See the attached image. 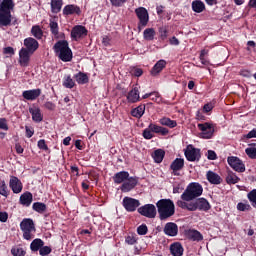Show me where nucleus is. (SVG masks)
<instances>
[{"mask_svg": "<svg viewBox=\"0 0 256 256\" xmlns=\"http://www.w3.org/2000/svg\"><path fill=\"white\" fill-rule=\"evenodd\" d=\"M22 97L26 99V101H35L37 98L41 97V88L25 90L22 92Z\"/></svg>", "mask_w": 256, "mask_h": 256, "instance_id": "nucleus-18", "label": "nucleus"}, {"mask_svg": "<svg viewBox=\"0 0 256 256\" xmlns=\"http://www.w3.org/2000/svg\"><path fill=\"white\" fill-rule=\"evenodd\" d=\"M115 185H122L125 183V181H127V179H129V173L127 171H120L117 172L116 174H114V176L112 177Z\"/></svg>", "mask_w": 256, "mask_h": 256, "instance_id": "nucleus-24", "label": "nucleus"}, {"mask_svg": "<svg viewBox=\"0 0 256 256\" xmlns=\"http://www.w3.org/2000/svg\"><path fill=\"white\" fill-rule=\"evenodd\" d=\"M9 187L13 193H21L23 191V183L17 178V176H11L9 181Z\"/></svg>", "mask_w": 256, "mask_h": 256, "instance_id": "nucleus-17", "label": "nucleus"}, {"mask_svg": "<svg viewBox=\"0 0 256 256\" xmlns=\"http://www.w3.org/2000/svg\"><path fill=\"white\" fill-rule=\"evenodd\" d=\"M11 253L14 256H25L26 252L23 250V248H12Z\"/></svg>", "mask_w": 256, "mask_h": 256, "instance_id": "nucleus-51", "label": "nucleus"}, {"mask_svg": "<svg viewBox=\"0 0 256 256\" xmlns=\"http://www.w3.org/2000/svg\"><path fill=\"white\" fill-rule=\"evenodd\" d=\"M165 67H167V61H165L164 59L157 61L151 69V75L153 77H157V75H159V73H161V71H163Z\"/></svg>", "mask_w": 256, "mask_h": 256, "instance_id": "nucleus-25", "label": "nucleus"}, {"mask_svg": "<svg viewBox=\"0 0 256 256\" xmlns=\"http://www.w3.org/2000/svg\"><path fill=\"white\" fill-rule=\"evenodd\" d=\"M160 125H164L165 127H169L170 129H175L177 126V121L171 120V118L163 117L159 120Z\"/></svg>", "mask_w": 256, "mask_h": 256, "instance_id": "nucleus-39", "label": "nucleus"}, {"mask_svg": "<svg viewBox=\"0 0 256 256\" xmlns=\"http://www.w3.org/2000/svg\"><path fill=\"white\" fill-rule=\"evenodd\" d=\"M63 15H81V8L74 4H68L63 8Z\"/></svg>", "mask_w": 256, "mask_h": 256, "instance_id": "nucleus-22", "label": "nucleus"}, {"mask_svg": "<svg viewBox=\"0 0 256 256\" xmlns=\"http://www.w3.org/2000/svg\"><path fill=\"white\" fill-rule=\"evenodd\" d=\"M142 137L147 140L153 139V137H155V135H153V130H151L150 126L143 130Z\"/></svg>", "mask_w": 256, "mask_h": 256, "instance_id": "nucleus-47", "label": "nucleus"}, {"mask_svg": "<svg viewBox=\"0 0 256 256\" xmlns=\"http://www.w3.org/2000/svg\"><path fill=\"white\" fill-rule=\"evenodd\" d=\"M122 205L128 213H134L140 207L141 202L135 198L126 196L123 198Z\"/></svg>", "mask_w": 256, "mask_h": 256, "instance_id": "nucleus-10", "label": "nucleus"}, {"mask_svg": "<svg viewBox=\"0 0 256 256\" xmlns=\"http://www.w3.org/2000/svg\"><path fill=\"white\" fill-rule=\"evenodd\" d=\"M204 9H205V3H203V1L194 0L192 2V11H194V13H203Z\"/></svg>", "mask_w": 256, "mask_h": 256, "instance_id": "nucleus-36", "label": "nucleus"}, {"mask_svg": "<svg viewBox=\"0 0 256 256\" xmlns=\"http://www.w3.org/2000/svg\"><path fill=\"white\" fill-rule=\"evenodd\" d=\"M187 239L190 241H203V234L195 229H189L185 232Z\"/></svg>", "mask_w": 256, "mask_h": 256, "instance_id": "nucleus-26", "label": "nucleus"}, {"mask_svg": "<svg viewBox=\"0 0 256 256\" xmlns=\"http://www.w3.org/2000/svg\"><path fill=\"white\" fill-rule=\"evenodd\" d=\"M149 126H150L152 133H156V134L163 135V136L169 135V129H167L163 126H159L154 123H150Z\"/></svg>", "mask_w": 256, "mask_h": 256, "instance_id": "nucleus-29", "label": "nucleus"}, {"mask_svg": "<svg viewBox=\"0 0 256 256\" xmlns=\"http://www.w3.org/2000/svg\"><path fill=\"white\" fill-rule=\"evenodd\" d=\"M38 148L42 151H49V146H47V143L45 142V139H41L38 141Z\"/></svg>", "mask_w": 256, "mask_h": 256, "instance_id": "nucleus-54", "label": "nucleus"}, {"mask_svg": "<svg viewBox=\"0 0 256 256\" xmlns=\"http://www.w3.org/2000/svg\"><path fill=\"white\" fill-rule=\"evenodd\" d=\"M152 159H154L155 163H163V159H165V152L163 149H157L152 153Z\"/></svg>", "mask_w": 256, "mask_h": 256, "instance_id": "nucleus-33", "label": "nucleus"}, {"mask_svg": "<svg viewBox=\"0 0 256 256\" xmlns=\"http://www.w3.org/2000/svg\"><path fill=\"white\" fill-rule=\"evenodd\" d=\"M102 44L104 45V47H111V37L104 35L102 37Z\"/></svg>", "mask_w": 256, "mask_h": 256, "instance_id": "nucleus-57", "label": "nucleus"}, {"mask_svg": "<svg viewBox=\"0 0 256 256\" xmlns=\"http://www.w3.org/2000/svg\"><path fill=\"white\" fill-rule=\"evenodd\" d=\"M62 85L66 89H73V87H75V81L73 80V78H71V75H66L63 78Z\"/></svg>", "mask_w": 256, "mask_h": 256, "instance_id": "nucleus-42", "label": "nucleus"}, {"mask_svg": "<svg viewBox=\"0 0 256 256\" xmlns=\"http://www.w3.org/2000/svg\"><path fill=\"white\" fill-rule=\"evenodd\" d=\"M203 195V186L199 182H191L188 184L184 192L181 194L182 201H193L197 197Z\"/></svg>", "mask_w": 256, "mask_h": 256, "instance_id": "nucleus-4", "label": "nucleus"}, {"mask_svg": "<svg viewBox=\"0 0 256 256\" xmlns=\"http://www.w3.org/2000/svg\"><path fill=\"white\" fill-rule=\"evenodd\" d=\"M246 155H248L249 159H256V148L248 147L245 149Z\"/></svg>", "mask_w": 256, "mask_h": 256, "instance_id": "nucleus-48", "label": "nucleus"}, {"mask_svg": "<svg viewBox=\"0 0 256 256\" xmlns=\"http://www.w3.org/2000/svg\"><path fill=\"white\" fill-rule=\"evenodd\" d=\"M160 221H167L175 215V202L171 199H160L156 203Z\"/></svg>", "mask_w": 256, "mask_h": 256, "instance_id": "nucleus-1", "label": "nucleus"}, {"mask_svg": "<svg viewBox=\"0 0 256 256\" xmlns=\"http://www.w3.org/2000/svg\"><path fill=\"white\" fill-rule=\"evenodd\" d=\"M15 9L13 0H2L0 3V27H9L12 21L11 11Z\"/></svg>", "mask_w": 256, "mask_h": 256, "instance_id": "nucleus-2", "label": "nucleus"}, {"mask_svg": "<svg viewBox=\"0 0 256 256\" xmlns=\"http://www.w3.org/2000/svg\"><path fill=\"white\" fill-rule=\"evenodd\" d=\"M4 55H15V49L13 47L8 46L3 49Z\"/></svg>", "mask_w": 256, "mask_h": 256, "instance_id": "nucleus-61", "label": "nucleus"}, {"mask_svg": "<svg viewBox=\"0 0 256 256\" xmlns=\"http://www.w3.org/2000/svg\"><path fill=\"white\" fill-rule=\"evenodd\" d=\"M207 158L209 159V161H215V159H217V153H215V151L213 150H208Z\"/></svg>", "mask_w": 256, "mask_h": 256, "instance_id": "nucleus-62", "label": "nucleus"}, {"mask_svg": "<svg viewBox=\"0 0 256 256\" xmlns=\"http://www.w3.org/2000/svg\"><path fill=\"white\" fill-rule=\"evenodd\" d=\"M137 211L142 217H147V219H155L157 217V208L153 204H145L139 207Z\"/></svg>", "mask_w": 256, "mask_h": 256, "instance_id": "nucleus-8", "label": "nucleus"}, {"mask_svg": "<svg viewBox=\"0 0 256 256\" xmlns=\"http://www.w3.org/2000/svg\"><path fill=\"white\" fill-rule=\"evenodd\" d=\"M0 195L2 197H9V187H7L5 180H0Z\"/></svg>", "mask_w": 256, "mask_h": 256, "instance_id": "nucleus-45", "label": "nucleus"}, {"mask_svg": "<svg viewBox=\"0 0 256 256\" xmlns=\"http://www.w3.org/2000/svg\"><path fill=\"white\" fill-rule=\"evenodd\" d=\"M168 33H169V30H167V28L165 27L159 28L160 39L162 41H165V39H167Z\"/></svg>", "mask_w": 256, "mask_h": 256, "instance_id": "nucleus-53", "label": "nucleus"}, {"mask_svg": "<svg viewBox=\"0 0 256 256\" xmlns=\"http://www.w3.org/2000/svg\"><path fill=\"white\" fill-rule=\"evenodd\" d=\"M206 179L211 183V185H221L223 183V178L219 174L209 170L206 173Z\"/></svg>", "mask_w": 256, "mask_h": 256, "instance_id": "nucleus-23", "label": "nucleus"}, {"mask_svg": "<svg viewBox=\"0 0 256 256\" xmlns=\"http://www.w3.org/2000/svg\"><path fill=\"white\" fill-rule=\"evenodd\" d=\"M183 245L180 242H174L170 245V253L173 256H183Z\"/></svg>", "mask_w": 256, "mask_h": 256, "instance_id": "nucleus-28", "label": "nucleus"}, {"mask_svg": "<svg viewBox=\"0 0 256 256\" xmlns=\"http://www.w3.org/2000/svg\"><path fill=\"white\" fill-rule=\"evenodd\" d=\"M137 185H139V177L128 176V179L121 185L120 189L122 193H129V191H133Z\"/></svg>", "mask_w": 256, "mask_h": 256, "instance_id": "nucleus-12", "label": "nucleus"}, {"mask_svg": "<svg viewBox=\"0 0 256 256\" xmlns=\"http://www.w3.org/2000/svg\"><path fill=\"white\" fill-rule=\"evenodd\" d=\"M31 34L33 35V37H35V39H43V30L39 25L32 26Z\"/></svg>", "mask_w": 256, "mask_h": 256, "instance_id": "nucleus-41", "label": "nucleus"}, {"mask_svg": "<svg viewBox=\"0 0 256 256\" xmlns=\"http://www.w3.org/2000/svg\"><path fill=\"white\" fill-rule=\"evenodd\" d=\"M0 129H3V131H9V126L7 125V119L0 118Z\"/></svg>", "mask_w": 256, "mask_h": 256, "instance_id": "nucleus-58", "label": "nucleus"}, {"mask_svg": "<svg viewBox=\"0 0 256 256\" xmlns=\"http://www.w3.org/2000/svg\"><path fill=\"white\" fill-rule=\"evenodd\" d=\"M215 106L213 105V103H207L203 106V112L204 113H210V111H213V108Z\"/></svg>", "mask_w": 256, "mask_h": 256, "instance_id": "nucleus-60", "label": "nucleus"}, {"mask_svg": "<svg viewBox=\"0 0 256 256\" xmlns=\"http://www.w3.org/2000/svg\"><path fill=\"white\" fill-rule=\"evenodd\" d=\"M137 241H139V238L137 237V234H135V233L128 234L125 237V243L127 245H135V244H137Z\"/></svg>", "mask_w": 256, "mask_h": 256, "instance_id": "nucleus-44", "label": "nucleus"}, {"mask_svg": "<svg viewBox=\"0 0 256 256\" xmlns=\"http://www.w3.org/2000/svg\"><path fill=\"white\" fill-rule=\"evenodd\" d=\"M33 211H36V213L43 214L45 211H47V205L42 202H34L32 205Z\"/></svg>", "mask_w": 256, "mask_h": 256, "instance_id": "nucleus-40", "label": "nucleus"}, {"mask_svg": "<svg viewBox=\"0 0 256 256\" xmlns=\"http://www.w3.org/2000/svg\"><path fill=\"white\" fill-rule=\"evenodd\" d=\"M49 27L52 35L57 37V35H59V23H57V17L50 19Z\"/></svg>", "mask_w": 256, "mask_h": 256, "instance_id": "nucleus-37", "label": "nucleus"}, {"mask_svg": "<svg viewBox=\"0 0 256 256\" xmlns=\"http://www.w3.org/2000/svg\"><path fill=\"white\" fill-rule=\"evenodd\" d=\"M51 251H53V249H51L50 246H43L40 251H39V255L41 256H47L49 254H51Z\"/></svg>", "mask_w": 256, "mask_h": 256, "instance_id": "nucleus-52", "label": "nucleus"}, {"mask_svg": "<svg viewBox=\"0 0 256 256\" xmlns=\"http://www.w3.org/2000/svg\"><path fill=\"white\" fill-rule=\"evenodd\" d=\"M135 13L139 20L138 31H143V28L149 24V12L145 7H138L135 9Z\"/></svg>", "mask_w": 256, "mask_h": 256, "instance_id": "nucleus-6", "label": "nucleus"}, {"mask_svg": "<svg viewBox=\"0 0 256 256\" xmlns=\"http://www.w3.org/2000/svg\"><path fill=\"white\" fill-rule=\"evenodd\" d=\"M126 99L128 103H139V101H141V96L139 95V88L137 86H134L132 90H130L126 95Z\"/></svg>", "mask_w": 256, "mask_h": 256, "instance_id": "nucleus-20", "label": "nucleus"}, {"mask_svg": "<svg viewBox=\"0 0 256 256\" xmlns=\"http://www.w3.org/2000/svg\"><path fill=\"white\" fill-rule=\"evenodd\" d=\"M164 234L168 237H177L179 234V226L175 222H167L164 226Z\"/></svg>", "mask_w": 256, "mask_h": 256, "instance_id": "nucleus-15", "label": "nucleus"}, {"mask_svg": "<svg viewBox=\"0 0 256 256\" xmlns=\"http://www.w3.org/2000/svg\"><path fill=\"white\" fill-rule=\"evenodd\" d=\"M74 79L78 83V85H87L89 83V76L87 73L84 72H78L74 75Z\"/></svg>", "mask_w": 256, "mask_h": 256, "instance_id": "nucleus-31", "label": "nucleus"}, {"mask_svg": "<svg viewBox=\"0 0 256 256\" xmlns=\"http://www.w3.org/2000/svg\"><path fill=\"white\" fill-rule=\"evenodd\" d=\"M196 207L198 211H209L211 209V204L205 198L196 199Z\"/></svg>", "mask_w": 256, "mask_h": 256, "instance_id": "nucleus-27", "label": "nucleus"}, {"mask_svg": "<svg viewBox=\"0 0 256 256\" xmlns=\"http://www.w3.org/2000/svg\"><path fill=\"white\" fill-rule=\"evenodd\" d=\"M25 131H26V137L28 139H31V137L35 135V130L33 128H29V126H25Z\"/></svg>", "mask_w": 256, "mask_h": 256, "instance_id": "nucleus-59", "label": "nucleus"}, {"mask_svg": "<svg viewBox=\"0 0 256 256\" xmlns=\"http://www.w3.org/2000/svg\"><path fill=\"white\" fill-rule=\"evenodd\" d=\"M198 129L201 131V139H211L215 133V126L209 122L198 124Z\"/></svg>", "mask_w": 256, "mask_h": 256, "instance_id": "nucleus-9", "label": "nucleus"}, {"mask_svg": "<svg viewBox=\"0 0 256 256\" xmlns=\"http://www.w3.org/2000/svg\"><path fill=\"white\" fill-rule=\"evenodd\" d=\"M131 75L134 77H141V75H143V69L135 67L131 70Z\"/></svg>", "mask_w": 256, "mask_h": 256, "instance_id": "nucleus-56", "label": "nucleus"}, {"mask_svg": "<svg viewBox=\"0 0 256 256\" xmlns=\"http://www.w3.org/2000/svg\"><path fill=\"white\" fill-rule=\"evenodd\" d=\"M87 33L89 31L83 25H76L71 30V39L72 41H79V39H83V37H87Z\"/></svg>", "mask_w": 256, "mask_h": 256, "instance_id": "nucleus-13", "label": "nucleus"}, {"mask_svg": "<svg viewBox=\"0 0 256 256\" xmlns=\"http://www.w3.org/2000/svg\"><path fill=\"white\" fill-rule=\"evenodd\" d=\"M29 113L31 114L34 123H41V121H43V114L41 113V108L38 106L30 107Z\"/></svg>", "mask_w": 256, "mask_h": 256, "instance_id": "nucleus-21", "label": "nucleus"}, {"mask_svg": "<svg viewBox=\"0 0 256 256\" xmlns=\"http://www.w3.org/2000/svg\"><path fill=\"white\" fill-rule=\"evenodd\" d=\"M50 5L52 13H61V9L63 7V0H51Z\"/></svg>", "mask_w": 256, "mask_h": 256, "instance_id": "nucleus-34", "label": "nucleus"}, {"mask_svg": "<svg viewBox=\"0 0 256 256\" xmlns=\"http://www.w3.org/2000/svg\"><path fill=\"white\" fill-rule=\"evenodd\" d=\"M239 181H241V178L237 175H235V173L229 171L227 176H226V183L228 185H236V183H239Z\"/></svg>", "mask_w": 256, "mask_h": 256, "instance_id": "nucleus-38", "label": "nucleus"}, {"mask_svg": "<svg viewBox=\"0 0 256 256\" xmlns=\"http://www.w3.org/2000/svg\"><path fill=\"white\" fill-rule=\"evenodd\" d=\"M110 2L113 7H123L127 3V0H110Z\"/></svg>", "mask_w": 256, "mask_h": 256, "instance_id": "nucleus-55", "label": "nucleus"}, {"mask_svg": "<svg viewBox=\"0 0 256 256\" xmlns=\"http://www.w3.org/2000/svg\"><path fill=\"white\" fill-rule=\"evenodd\" d=\"M45 245V242L40 239V238H36L34 239L31 244H30V249L31 251H41V248Z\"/></svg>", "mask_w": 256, "mask_h": 256, "instance_id": "nucleus-35", "label": "nucleus"}, {"mask_svg": "<svg viewBox=\"0 0 256 256\" xmlns=\"http://www.w3.org/2000/svg\"><path fill=\"white\" fill-rule=\"evenodd\" d=\"M183 167H185V159L176 158L171 164L170 169L172 171V175L179 177L181 175L179 171H182Z\"/></svg>", "mask_w": 256, "mask_h": 256, "instance_id": "nucleus-14", "label": "nucleus"}, {"mask_svg": "<svg viewBox=\"0 0 256 256\" xmlns=\"http://www.w3.org/2000/svg\"><path fill=\"white\" fill-rule=\"evenodd\" d=\"M187 161L195 162L201 160V149L195 148L192 144L188 145L184 151Z\"/></svg>", "mask_w": 256, "mask_h": 256, "instance_id": "nucleus-7", "label": "nucleus"}, {"mask_svg": "<svg viewBox=\"0 0 256 256\" xmlns=\"http://www.w3.org/2000/svg\"><path fill=\"white\" fill-rule=\"evenodd\" d=\"M227 163L237 173H245V163H243V160H240L239 157L229 156L227 158Z\"/></svg>", "mask_w": 256, "mask_h": 256, "instance_id": "nucleus-11", "label": "nucleus"}, {"mask_svg": "<svg viewBox=\"0 0 256 256\" xmlns=\"http://www.w3.org/2000/svg\"><path fill=\"white\" fill-rule=\"evenodd\" d=\"M132 117L136 119H141L145 115V104H140L138 107L131 110Z\"/></svg>", "mask_w": 256, "mask_h": 256, "instance_id": "nucleus-32", "label": "nucleus"}, {"mask_svg": "<svg viewBox=\"0 0 256 256\" xmlns=\"http://www.w3.org/2000/svg\"><path fill=\"white\" fill-rule=\"evenodd\" d=\"M248 200L250 201L252 207H256V189H253L247 194Z\"/></svg>", "mask_w": 256, "mask_h": 256, "instance_id": "nucleus-46", "label": "nucleus"}, {"mask_svg": "<svg viewBox=\"0 0 256 256\" xmlns=\"http://www.w3.org/2000/svg\"><path fill=\"white\" fill-rule=\"evenodd\" d=\"M186 209L187 211H197V202L195 201L187 204Z\"/></svg>", "mask_w": 256, "mask_h": 256, "instance_id": "nucleus-63", "label": "nucleus"}, {"mask_svg": "<svg viewBox=\"0 0 256 256\" xmlns=\"http://www.w3.org/2000/svg\"><path fill=\"white\" fill-rule=\"evenodd\" d=\"M245 137L246 139L256 138V128L252 129Z\"/></svg>", "mask_w": 256, "mask_h": 256, "instance_id": "nucleus-64", "label": "nucleus"}, {"mask_svg": "<svg viewBox=\"0 0 256 256\" xmlns=\"http://www.w3.org/2000/svg\"><path fill=\"white\" fill-rule=\"evenodd\" d=\"M53 49L58 55V59L60 61H63V63H69L70 61H73V51L69 47V42L67 40H59L57 41Z\"/></svg>", "mask_w": 256, "mask_h": 256, "instance_id": "nucleus-3", "label": "nucleus"}, {"mask_svg": "<svg viewBox=\"0 0 256 256\" xmlns=\"http://www.w3.org/2000/svg\"><path fill=\"white\" fill-rule=\"evenodd\" d=\"M33 203V194L31 192H25L20 196V204L24 207H29Z\"/></svg>", "mask_w": 256, "mask_h": 256, "instance_id": "nucleus-30", "label": "nucleus"}, {"mask_svg": "<svg viewBox=\"0 0 256 256\" xmlns=\"http://www.w3.org/2000/svg\"><path fill=\"white\" fill-rule=\"evenodd\" d=\"M24 46L26 47V50L33 54L35 51H37V49H39V42L33 37H28L24 39Z\"/></svg>", "mask_w": 256, "mask_h": 256, "instance_id": "nucleus-19", "label": "nucleus"}, {"mask_svg": "<svg viewBox=\"0 0 256 256\" xmlns=\"http://www.w3.org/2000/svg\"><path fill=\"white\" fill-rule=\"evenodd\" d=\"M155 35V29L153 28H147L143 32V37L145 41H153V39H155Z\"/></svg>", "mask_w": 256, "mask_h": 256, "instance_id": "nucleus-43", "label": "nucleus"}, {"mask_svg": "<svg viewBox=\"0 0 256 256\" xmlns=\"http://www.w3.org/2000/svg\"><path fill=\"white\" fill-rule=\"evenodd\" d=\"M238 211H251V205L243 202L237 204Z\"/></svg>", "mask_w": 256, "mask_h": 256, "instance_id": "nucleus-50", "label": "nucleus"}, {"mask_svg": "<svg viewBox=\"0 0 256 256\" xmlns=\"http://www.w3.org/2000/svg\"><path fill=\"white\" fill-rule=\"evenodd\" d=\"M31 52L25 48H21L19 51V63L21 67H29V61H31Z\"/></svg>", "mask_w": 256, "mask_h": 256, "instance_id": "nucleus-16", "label": "nucleus"}, {"mask_svg": "<svg viewBox=\"0 0 256 256\" xmlns=\"http://www.w3.org/2000/svg\"><path fill=\"white\" fill-rule=\"evenodd\" d=\"M20 229L23 232V239L26 241H31V239H35V222L31 218H24L20 223Z\"/></svg>", "mask_w": 256, "mask_h": 256, "instance_id": "nucleus-5", "label": "nucleus"}, {"mask_svg": "<svg viewBox=\"0 0 256 256\" xmlns=\"http://www.w3.org/2000/svg\"><path fill=\"white\" fill-rule=\"evenodd\" d=\"M147 233H149V228L147 227V224H142L138 226L137 228L138 235H147Z\"/></svg>", "mask_w": 256, "mask_h": 256, "instance_id": "nucleus-49", "label": "nucleus"}]
</instances>
